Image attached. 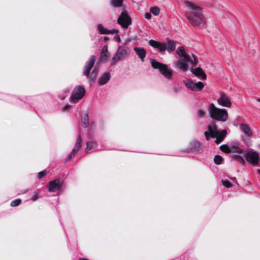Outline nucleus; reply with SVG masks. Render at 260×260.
Masks as SVG:
<instances>
[{
  "label": "nucleus",
  "mask_w": 260,
  "mask_h": 260,
  "mask_svg": "<svg viewBox=\"0 0 260 260\" xmlns=\"http://www.w3.org/2000/svg\"><path fill=\"white\" fill-rule=\"evenodd\" d=\"M256 101L260 103V98L256 99Z\"/></svg>",
  "instance_id": "nucleus-48"
},
{
  "label": "nucleus",
  "mask_w": 260,
  "mask_h": 260,
  "mask_svg": "<svg viewBox=\"0 0 260 260\" xmlns=\"http://www.w3.org/2000/svg\"><path fill=\"white\" fill-rule=\"evenodd\" d=\"M82 139L81 136L79 135L75 145L74 148L72 150L71 153L68 155L66 159V162H68L71 160L73 155H75L79 150L82 146Z\"/></svg>",
  "instance_id": "nucleus-15"
},
{
  "label": "nucleus",
  "mask_w": 260,
  "mask_h": 260,
  "mask_svg": "<svg viewBox=\"0 0 260 260\" xmlns=\"http://www.w3.org/2000/svg\"><path fill=\"white\" fill-rule=\"evenodd\" d=\"M134 50L135 51L136 54L140 58L142 62H144L146 55V50L143 47H135L134 48Z\"/></svg>",
  "instance_id": "nucleus-20"
},
{
  "label": "nucleus",
  "mask_w": 260,
  "mask_h": 260,
  "mask_svg": "<svg viewBox=\"0 0 260 260\" xmlns=\"http://www.w3.org/2000/svg\"><path fill=\"white\" fill-rule=\"evenodd\" d=\"M62 186V183L60 179H56L50 181L48 184V191L49 192H55L59 190Z\"/></svg>",
  "instance_id": "nucleus-13"
},
{
  "label": "nucleus",
  "mask_w": 260,
  "mask_h": 260,
  "mask_svg": "<svg viewBox=\"0 0 260 260\" xmlns=\"http://www.w3.org/2000/svg\"><path fill=\"white\" fill-rule=\"evenodd\" d=\"M87 147L85 149V152L88 153L95 150L96 143L93 141H89L86 143Z\"/></svg>",
  "instance_id": "nucleus-24"
},
{
  "label": "nucleus",
  "mask_w": 260,
  "mask_h": 260,
  "mask_svg": "<svg viewBox=\"0 0 260 260\" xmlns=\"http://www.w3.org/2000/svg\"><path fill=\"white\" fill-rule=\"evenodd\" d=\"M220 150L226 153H230L231 152L230 146L226 145H222L220 147Z\"/></svg>",
  "instance_id": "nucleus-30"
},
{
  "label": "nucleus",
  "mask_w": 260,
  "mask_h": 260,
  "mask_svg": "<svg viewBox=\"0 0 260 260\" xmlns=\"http://www.w3.org/2000/svg\"><path fill=\"white\" fill-rule=\"evenodd\" d=\"M47 174V172L46 171H43L40 172L38 173V177L39 179H41L43 178L46 174Z\"/></svg>",
  "instance_id": "nucleus-35"
},
{
  "label": "nucleus",
  "mask_w": 260,
  "mask_h": 260,
  "mask_svg": "<svg viewBox=\"0 0 260 260\" xmlns=\"http://www.w3.org/2000/svg\"><path fill=\"white\" fill-rule=\"evenodd\" d=\"M257 172L260 174V169H258L257 170Z\"/></svg>",
  "instance_id": "nucleus-49"
},
{
  "label": "nucleus",
  "mask_w": 260,
  "mask_h": 260,
  "mask_svg": "<svg viewBox=\"0 0 260 260\" xmlns=\"http://www.w3.org/2000/svg\"><path fill=\"white\" fill-rule=\"evenodd\" d=\"M226 135L227 131L226 129L218 131L217 134L214 136V138H216L215 143L217 144L221 143L226 137Z\"/></svg>",
  "instance_id": "nucleus-19"
},
{
  "label": "nucleus",
  "mask_w": 260,
  "mask_h": 260,
  "mask_svg": "<svg viewBox=\"0 0 260 260\" xmlns=\"http://www.w3.org/2000/svg\"><path fill=\"white\" fill-rule=\"evenodd\" d=\"M185 5L188 7L189 11L186 13L187 19L194 26H200L202 24V9L193 3L186 1Z\"/></svg>",
  "instance_id": "nucleus-2"
},
{
  "label": "nucleus",
  "mask_w": 260,
  "mask_h": 260,
  "mask_svg": "<svg viewBox=\"0 0 260 260\" xmlns=\"http://www.w3.org/2000/svg\"><path fill=\"white\" fill-rule=\"evenodd\" d=\"M81 123L82 125L84 127H87L89 126V118L88 112L83 113L81 115Z\"/></svg>",
  "instance_id": "nucleus-23"
},
{
  "label": "nucleus",
  "mask_w": 260,
  "mask_h": 260,
  "mask_svg": "<svg viewBox=\"0 0 260 260\" xmlns=\"http://www.w3.org/2000/svg\"><path fill=\"white\" fill-rule=\"evenodd\" d=\"M66 96V95H63V96H61V95H59V98L61 100H63L65 99Z\"/></svg>",
  "instance_id": "nucleus-43"
},
{
  "label": "nucleus",
  "mask_w": 260,
  "mask_h": 260,
  "mask_svg": "<svg viewBox=\"0 0 260 260\" xmlns=\"http://www.w3.org/2000/svg\"><path fill=\"white\" fill-rule=\"evenodd\" d=\"M244 157L247 162L253 166L258 165L259 161V155L258 152L253 149L244 151Z\"/></svg>",
  "instance_id": "nucleus-7"
},
{
  "label": "nucleus",
  "mask_w": 260,
  "mask_h": 260,
  "mask_svg": "<svg viewBox=\"0 0 260 260\" xmlns=\"http://www.w3.org/2000/svg\"><path fill=\"white\" fill-rule=\"evenodd\" d=\"M117 23L123 28H127L132 24V18L126 12H123L119 16Z\"/></svg>",
  "instance_id": "nucleus-9"
},
{
  "label": "nucleus",
  "mask_w": 260,
  "mask_h": 260,
  "mask_svg": "<svg viewBox=\"0 0 260 260\" xmlns=\"http://www.w3.org/2000/svg\"><path fill=\"white\" fill-rule=\"evenodd\" d=\"M95 60V56L94 55H92L90 59L87 61L85 63L83 71V75L86 76L87 78L89 77L91 70L93 67Z\"/></svg>",
  "instance_id": "nucleus-12"
},
{
  "label": "nucleus",
  "mask_w": 260,
  "mask_h": 260,
  "mask_svg": "<svg viewBox=\"0 0 260 260\" xmlns=\"http://www.w3.org/2000/svg\"><path fill=\"white\" fill-rule=\"evenodd\" d=\"M100 58L102 62H106L109 60V53L102 54V52L100 53Z\"/></svg>",
  "instance_id": "nucleus-29"
},
{
  "label": "nucleus",
  "mask_w": 260,
  "mask_h": 260,
  "mask_svg": "<svg viewBox=\"0 0 260 260\" xmlns=\"http://www.w3.org/2000/svg\"><path fill=\"white\" fill-rule=\"evenodd\" d=\"M21 203V200L20 199H16L11 203V206L12 207H16L19 205Z\"/></svg>",
  "instance_id": "nucleus-33"
},
{
  "label": "nucleus",
  "mask_w": 260,
  "mask_h": 260,
  "mask_svg": "<svg viewBox=\"0 0 260 260\" xmlns=\"http://www.w3.org/2000/svg\"><path fill=\"white\" fill-rule=\"evenodd\" d=\"M149 45L154 48L157 49L159 52H163L167 49V45L164 43H160L153 40H150L149 41Z\"/></svg>",
  "instance_id": "nucleus-17"
},
{
  "label": "nucleus",
  "mask_w": 260,
  "mask_h": 260,
  "mask_svg": "<svg viewBox=\"0 0 260 260\" xmlns=\"http://www.w3.org/2000/svg\"><path fill=\"white\" fill-rule=\"evenodd\" d=\"M176 53L180 58V60L176 63V66L182 71H186L188 69V63L192 66H196L198 62V58L193 53H187L182 46L178 47Z\"/></svg>",
  "instance_id": "nucleus-1"
},
{
  "label": "nucleus",
  "mask_w": 260,
  "mask_h": 260,
  "mask_svg": "<svg viewBox=\"0 0 260 260\" xmlns=\"http://www.w3.org/2000/svg\"><path fill=\"white\" fill-rule=\"evenodd\" d=\"M197 114L198 116L201 118H204L206 115V112L204 110L199 109L198 110Z\"/></svg>",
  "instance_id": "nucleus-34"
},
{
  "label": "nucleus",
  "mask_w": 260,
  "mask_h": 260,
  "mask_svg": "<svg viewBox=\"0 0 260 260\" xmlns=\"http://www.w3.org/2000/svg\"><path fill=\"white\" fill-rule=\"evenodd\" d=\"M259 147L260 148V144L259 145Z\"/></svg>",
  "instance_id": "nucleus-50"
},
{
  "label": "nucleus",
  "mask_w": 260,
  "mask_h": 260,
  "mask_svg": "<svg viewBox=\"0 0 260 260\" xmlns=\"http://www.w3.org/2000/svg\"><path fill=\"white\" fill-rule=\"evenodd\" d=\"M168 48L167 50L169 52H171L174 50L176 47V42L174 41L168 40Z\"/></svg>",
  "instance_id": "nucleus-25"
},
{
  "label": "nucleus",
  "mask_w": 260,
  "mask_h": 260,
  "mask_svg": "<svg viewBox=\"0 0 260 260\" xmlns=\"http://www.w3.org/2000/svg\"><path fill=\"white\" fill-rule=\"evenodd\" d=\"M64 92L66 93H68L70 92V89H68V88H67V89H65L64 90Z\"/></svg>",
  "instance_id": "nucleus-44"
},
{
  "label": "nucleus",
  "mask_w": 260,
  "mask_h": 260,
  "mask_svg": "<svg viewBox=\"0 0 260 260\" xmlns=\"http://www.w3.org/2000/svg\"><path fill=\"white\" fill-rule=\"evenodd\" d=\"M236 156L237 157H239L241 159H242V161H244V159H243V157L241 156H240V155H236Z\"/></svg>",
  "instance_id": "nucleus-45"
},
{
  "label": "nucleus",
  "mask_w": 260,
  "mask_h": 260,
  "mask_svg": "<svg viewBox=\"0 0 260 260\" xmlns=\"http://www.w3.org/2000/svg\"><path fill=\"white\" fill-rule=\"evenodd\" d=\"M39 192L37 191L34 192V194L32 196L31 198V200L33 201H35L38 200L39 196Z\"/></svg>",
  "instance_id": "nucleus-36"
},
{
  "label": "nucleus",
  "mask_w": 260,
  "mask_h": 260,
  "mask_svg": "<svg viewBox=\"0 0 260 260\" xmlns=\"http://www.w3.org/2000/svg\"><path fill=\"white\" fill-rule=\"evenodd\" d=\"M131 54L130 49L125 46H119L110 61L111 66L115 65L118 62L126 59Z\"/></svg>",
  "instance_id": "nucleus-4"
},
{
  "label": "nucleus",
  "mask_w": 260,
  "mask_h": 260,
  "mask_svg": "<svg viewBox=\"0 0 260 260\" xmlns=\"http://www.w3.org/2000/svg\"><path fill=\"white\" fill-rule=\"evenodd\" d=\"M108 46L105 45L102 48V50L101 52H102V54L108 53Z\"/></svg>",
  "instance_id": "nucleus-37"
},
{
  "label": "nucleus",
  "mask_w": 260,
  "mask_h": 260,
  "mask_svg": "<svg viewBox=\"0 0 260 260\" xmlns=\"http://www.w3.org/2000/svg\"><path fill=\"white\" fill-rule=\"evenodd\" d=\"M218 105L230 108L232 106L231 98L224 92L221 91L220 92V97L217 100Z\"/></svg>",
  "instance_id": "nucleus-11"
},
{
  "label": "nucleus",
  "mask_w": 260,
  "mask_h": 260,
  "mask_svg": "<svg viewBox=\"0 0 260 260\" xmlns=\"http://www.w3.org/2000/svg\"><path fill=\"white\" fill-rule=\"evenodd\" d=\"M223 158L219 155H216L214 157V162L216 165H221L223 163Z\"/></svg>",
  "instance_id": "nucleus-27"
},
{
  "label": "nucleus",
  "mask_w": 260,
  "mask_h": 260,
  "mask_svg": "<svg viewBox=\"0 0 260 260\" xmlns=\"http://www.w3.org/2000/svg\"><path fill=\"white\" fill-rule=\"evenodd\" d=\"M79 260H89V259L87 258H81L79 259Z\"/></svg>",
  "instance_id": "nucleus-46"
},
{
  "label": "nucleus",
  "mask_w": 260,
  "mask_h": 260,
  "mask_svg": "<svg viewBox=\"0 0 260 260\" xmlns=\"http://www.w3.org/2000/svg\"><path fill=\"white\" fill-rule=\"evenodd\" d=\"M221 182L222 185L226 188H231L233 186V184L228 180L222 179Z\"/></svg>",
  "instance_id": "nucleus-32"
},
{
  "label": "nucleus",
  "mask_w": 260,
  "mask_h": 260,
  "mask_svg": "<svg viewBox=\"0 0 260 260\" xmlns=\"http://www.w3.org/2000/svg\"><path fill=\"white\" fill-rule=\"evenodd\" d=\"M114 40L115 41L118 42H121L120 38V37L118 35H116V36H114Z\"/></svg>",
  "instance_id": "nucleus-41"
},
{
  "label": "nucleus",
  "mask_w": 260,
  "mask_h": 260,
  "mask_svg": "<svg viewBox=\"0 0 260 260\" xmlns=\"http://www.w3.org/2000/svg\"><path fill=\"white\" fill-rule=\"evenodd\" d=\"M123 0H112L111 4L114 7H120L122 6Z\"/></svg>",
  "instance_id": "nucleus-28"
},
{
  "label": "nucleus",
  "mask_w": 260,
  "mask_h": 260,
  "mask_svg": "<svg viewBox=\"0 0 260 260\" xmlns=\"http://www.w3.org/2000/svg\"><path fill=\"white\" fill-rule=\"evenodd\" d=\"M210 117L217 121L225 122L228 119V113L226 109L216 107L213 103H211L207 107Z\"/></svg>",
  "instance_id": "nucleus-3"
},
{
  "label": "nucleus",
  "mask_w": 260,
  "mask_h": 260,
  "mask_svg": "<svg viewBox=\"0 0 260 260\" xmlns=\"http://www.w3.org/2000/svg\"><path fill=\"white\" fill-rule=\"evenodd\" d=\"M71 106L69 104L66 105L63 107H62L61 110L62 111H66L70 109Z\"/></svg>",
  "instance_id": "nucleus-38"
},
{
  "label": "nucleus",
  "mask_w": 260,
  "mask_h": 260,
  "mask_svg": "<svg viewBox=\"0 0 260 260\" xmlns=\"http://www.w3.org/2000/svg\"><path fill=\"white\" fill-rule=\"evenodd\" d=\"M85 93V90L83 87L81 86L75 87L72 93V101L74 103L77 102L84 96Z\"/></svg>",
  "instance_id": "nucleus-8"
},
{
  "label": "nucleus",
  "mask_w": 260,
  "mask_h": 260,
  "mask_svg": "<svg viewBox=\"0 0 260 260\" xmlns=\"http://www.w3.org/2000/svg\"><path fill=\"white\" fill-rule=\"evenodd\" d=\"M108 34H115L118 32V30L115 29H112L111 30L108 29Z\"/></svg>",
  "instance_id": "nucleus-39"
},
{
  "label": "nucleus",
  "mask_w": 260,
  "mask_h": 260,
  "mask_svg": "<svg viewBox=\"0 0 260 260\" xmlns=\"http://www.w3.org/2000/svg\"><path fill=\"white\" fill-rule=\"evenodd\" d=\"M190 71L202 80H205L207 78L206 74L201 68H197L196 69L191 68Z\"/></svg>",
  "instance_id": "nucleus-18"
},
{
  "label": "nucleus",
  "mask_w": 260,
  "mask_h": 260,
  "mask_svg": "<svg viewBox=\"0 0 260 260\" xmlns=\"http://www.w3.org/2000/svg\"><path fill=\"white\" fill-rule=\"evenodd\" d=\"M110 72H105L99 78L98 82L100 85H104L110 80Z\"/></svg>",
  "instance_id": "nucleus-22"
},
{
  "label": "nucleus",
  "mask_w": 260,
  "mask_h": 260,
  "mask_svg": "<svg viewBox=\"0 0 260 260\" xmlns=\"http://www.w3.org/2000/svg\"><path fill=\"white\" fill-rule=\"evenodd\" d=\"M104 40H109V38H108V37H104Z\"/></svg>",
  "instance_id": "nucleus-47"
},
{
  "label": "nucleus",
  "mask_w": 260,
  "mask_h": 260,
  "mask_svg": "<svg viewBox=\"0 0 260 260\" xmlns=\"http://www.w3.org/2000/svg\"><path fill=\"white\" fill-rule=\"evenodd\" d=\"M240 129L242 133L241 136V140L247 147L251 146L252 141L251 137L253 135V132L250 127L247 124H241L239 125Z\"/></svg>",
  "instance_id": "nucleus-5"
},
{
  "label": "nucleus",
  "mask_w": 260,
  "mask_h": 260,
  "mask_svg": "<svg viewBox=\"0 0 260 260\" xmlns=\"http://www.w3.org/2000/svg\"><path fill=\"white\" fill-rule=\"evenodd\" d=\"M152 67L155 69H158L159 72L166 78L171 79L173 76V71L168 68L167 64L155 61L154 59L151 60Z\"/></svg>",
  "instance_id": "nucleus-6"
},
{
  "label": "nucleus",
  "mask_w": 260,
  "mask_h": 260,
  "mask_svg": "<svg viewBox=\"0 0 260 260\" xmlns=\"http://www.w3.org/2000/svg\"><path fill=\"white\" fill-rule=\"evenodd\" d=\"M150 12L154 15L157 16L160 13V10L157 7H153L150 9Z\"/></svg>",
  "instance_id": "nucleus-31"
},
{
  "label": "nucleus",
  "mask_w": 260,
  "mask_h": 260,
  "mask_svg": "<svg viewBox=\"0 0 260 260\" xmlns=\"http://www.w3.org/2000/svg\"><path fill=\"white\" fill-rule=\"evenodd\" d=\"M208 131L205 132L204 135L206 137V139L207 141H209L210 140L211 138L210 134L212 137L214 138L215 135L217 134L218 130L217 129L216 124L214 122L211 123V124L208 125Z\"/></svg>",
  "instance_id": "nucleus-14"
},
{
  "label": "nucleus",
  "mask_w": 260,
  "mask_h": 260,
  "mask_svg": "<svg viewBox=\"0 0 260 260\" xmlns=\"http://www.w3.org/2000/svg\"><path fill=\"white\" fill-rule=\"evenodd\" d=\"M97 29L102 35L108 34V29L105 28L102 24H99L98 25Z\"/></svg>",
  "instance_id": "nucleus-26"
},
{
  "label": "nucleus",
  "mask_w": 260,
  "mask_h": 260,
  "mask_svg": "<svg viewBox=\"0 0 260 260\" xmlns=\"http://www.w3.org/2000/svg\"><path fill=\"white\" fill-rule=\"evenodd\" d=\"M230 146L231 152L242 153L244 152L243 150L239 147V143L237 142H232Z\"/></svg>",
  "instance_id": "nucleus-21"
},
{
  "label": "nucleus",
  "mask_w": 260,
  "mask_h": 260,
  "mask_svg": "<svg viewBox=\"0 0 260 260\" xmlns=\"http://www.w3.org/2000/svg\"><path fill=\"white\" fill-rule=\"evenodd\" d=\"M190 147L186 148L185 152L189 153L193 151H199L202 148V144L199 141L193 140L189 143Z\"/></svg>",
  "instance_id": "nucleus-16"
},
{
  "label": "nucleus",
  "mask_w": 260,
  "mask_h": 260,
  "mask_svg": "<svg viewBox=\"0 0 260 260\" xmlns=\"http://www.w3.org/2000/svg\"><path fill=\"white\" fill-rule=\"evenodd\" d=\"M96 73H97V70H96L95 68H94L92 72V74H94V76L93 78V79L96 75Z\"/></svg>",
  "instance_id": "nucleus-42"
},
{
  "label": "nucleus",
  "mask_w": 260,
  "mask_h": 260,
  "mask_svg": "<svg viewBox=\"0 0 260 260\" xmlns=\"http://www.w3.org/2000/svg\"><path fill=\"white\" fill-rule=\"evenodd\" d=\"M183 83L188 89L194 91H200L204 87V85L202 82L194 83L190 79L184 80Z\"/></svg>",
  "instance_id": "nucleus-10"
},
{
  "label": "nucleus",
  "mask_w": 260,
  "mask_h": 260,
  "mask_svg": "<svg viewBox=\"0 0 260 260\" xmlns=\"http://www.w3.org/2000/svg\"><path fill=\"white\" fill-rule=\"evenodd\" d=\"M144 17L147 19H150L151 18V14L150 13H146L144 14Z\"/></svg>",
  "instance_id": "nucleus-40"
}]
</instances>
